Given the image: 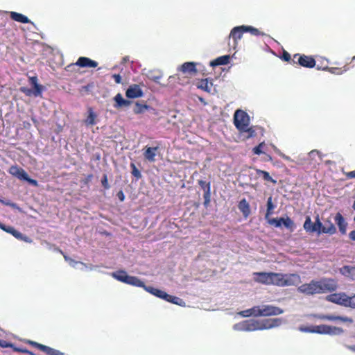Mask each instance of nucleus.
<instances>
[{
    "instance_id": "6e6d98bb",
    "label": "nucleus",
    "mask_w": 355,
    "mask_h": 355,
    "mask_svg": "<svg viewBox=\"0 0 355 355\" xmlns=\"http://www.w3.org/2000/svg\"><path fill=\"white\" fill-rule=\"evenodd\" d=\"M116 196L118 197V198L119 199V200L121 202H123L125 200V195H124V193H123L122 190H120L117 193Z\"/></svg>"
},
{
    "instance_id": "13d9d810",
    "label": "nucleus",
    "mask_w": 355,
    "mask_h": 355,
    "mask_svg": "<svg viewBox=\"0 0 355 355\" xmlns=\"http://www.w3.org/2000/svg\"><path fill=\"white\" fill-rule=\"evenodd\" d=\"M92 178H93V175H92V174H89V175H88L85 178V179L83 180V183H84L85 184H88V183L92 180Z\"/></svg>"
},
{
    "instance_id": "8fccbe9b",
    "label": "nucleus",
    "mask_w": 355,
    "mask_h": 355,
    "mask_svg": "<svg viewBox=\"0 0 355 355\" xmlns=\"http://www.w3.org/2000/svg\"><path fill=\"white\" fill-rule=\"evenodd\" d=\"M0 228L10 234H11V232H12L13 230L15 229L13 227L6 226L1 223H0Z\"/></svg>"
},
{
    "instance_id": "c85d7f7f",
    "label": "nucleus",
    "mask_w": 355,
    "mask_h": 355,
    "mask_svg": "<svg viewBox=\"0 0 355 355\" xmlns=\"http://www.w3.org/2000/svg\"><path fill=\"white\" fill-rule=\"evenodd\" d=\"M10 16L12 20L16 21L17 22L23 24H33V22L26 16L21 13L17 12H11Z\"/></svg>"
},
{
    "instance_id": "2f4dec72",
    "label": "nucleus",
    "mask_w": 355,
    "mask_h": 355,
    "mask_svg": "<svg viewBox=\"0 0 355 355\" xmlns=\"http://www.w3.org/2000/svg\"><path fill=\"white\" fill-rule=\"evenodd\" d=\"M270 285L282 287V273L271 272Z\"/></svg>"
},
{
    "instance_id": "c03bdc74",
    "label": "nucleus",
    "mask_w": 355,
    "mask_h": 355,
    "mask_svg": "<svg viewBox=\"0 0 355 355\" xmlns=\"http://www.w3.org/2000/svg\"><path fill=\"white\" fill-rule=\"evenodd\" d=\"M20 91L27 96H35V90L34 89H30V88H28L26 87H20Z\"/></svg>"
},
{
    "instance_id": "338daca9",
    "label": "nucleus",
    "mask_w": 355,
    "mask_h": 355,
    "mask_svg": "<svg viewBox=\"0 0 355 355\" xmlns=\"http://www.w3.org/2000/svg\"><path fill=\"white\" fill-rule=\"evenodd\" d=\"M93 85L92 84H88L86 86H84L83 88L85 89V90H89L90 87H92Z\"/></svg>"
},
{
    "instance_id": "864d4df0",
    "label": "nucleus",
    "mask_w": 355,
    "mask_h": 355,
    "mask_svg": "<svg viewBox=\"0 0 355 355\" xmlns=\"http://www.w3.org/2000/svg\"><path fill=\"white\" fill-rule=\"evenodd\" d=\"M112 77L116 83L120 84L121 83V76L119 74H113Z\"/></svg>"
},
{
    "instance_id": "b1692460",
    "label": "nucleus",
    "mask_w": 355,
    "mask_h": 355,
    "mask_svg": "<svg viewBox=\"0 0 355 355\" xmlns=\"http://www.w3.org/2000/svg\"><path fill=\"white\" fill-rule=\"evenodd\" d=\"M196 87L206 92L209 93L211 90L213 83L208 78L201 79L196 83Z\"/></svg>"
},
{
    "instance_id": "f3484780",
    "label": "nucleus",
    "mask_w": 355,
    "mask_h": 355,
    "mask_svg": "<svg viewBox=\"0 0 355 355\" xmlns=\"http://www.w3.org/2000/svg\"><path fill=\"white\" fill-rule=\"evenodd\" d=\"M144 92L140 86L133 84L129 86L125 92V96L128 98H136L143 96Z\"/></svg>"
},
{
    "instance_id": "412c9836",
    "label": "nucleus",
    "mask_w": 355,
    "mask_h": 355,
    "mask_svg": "<svg viewBox=\"0 0 355 355\" xmlns=\"http://www.w3.org/2000/svg\"><path fill=\"white\" fill-rule=\"evenodd\" d=\"M180 70L184 73H189L191 76L197 73L196 64L193 62H184L182 64Z\"/></svg>"
},
{
    "instance_id": "5fc2aeb1",
    "label": "nucleus",
    "mask_w": 355,
    "mask_h": 355,
    "mask_svg": "<svg viewBox=\"0 0 355 355\" xmlns=\"http://www.w3.org/2000/svg\"><path fill=\"white\" fill-rule=\"evenodd\" d=\"M11 234L17 239H21L22 237V234L15 229L13 230L12 232H11Z\"/></svg>"
},
{
    "instance_id": "bb28decb",
    "label": "nucleus",
    "mask_w": 355,
    "mask_h": 355,
    "mask_svg": "<svg viewBox=\"0 0 355 355\" xmlns=\"http://www.w3.org/2000/svg\"><path fill=\"white\" fill-rule=\"evenodd\" d=\"M29 83L34 87L35 96L37 97L41 96L43 91V86L38 84L37 78L36 76L30 77Z\"/></svg>"
},
{
    "instance_id": "6e6552de",
    "label": "nucleus",
    "mask_w": 355,
    "mask_h": 355,
    "mask_svg": "<svg viewBox=\"0 0 355 355\" xmlns=\"http://www.w3.org/2000/svg\"><path fill=\"white\" fill-rule=\"evenodd\" d=\"M315 334L327 335H340L343 334L344 330L341 327L330 326L327 324L316 325L314 327Z\"/></svg>"
},
{
    "instance_id": "4468645a",
    "label": "nucleus",
    "mask_w": 355,
    "mask_h": 355,
    "mask_svg": "<svg viewBox=\"0 0 355 355\" xmlns=\"http://www.w3.org/2000/svg\"><path fill=\"white\" fill-rule=\"evenodd\" d=\"M198 184L201 187V189L204 191L203 198L204 202L203 205L205 207H207L209 205L211 202V184L210 182H207L204 180H198Z\"/></svg>"
},
{
    "instance_id": "79ce46f5",
    "label": "nucleus",
    "mask_w": 355,
    "mask_h": 355,
    "mask_svg": "<svg viewBox=\"0 0 355 355\" xmlns=\"http://www.w3.org/2000/svg\"><path fill=\"white\" fill-rule=\"evenodd\" d=\"M315 326H304V325H302V326H300L298 329L302 331V332H304V333H313L315 334V329H314Z\"/></svg>"
},
{
    "instance_id": "052dcab7",
    "label": "nucleus",
    "mask_w": 355,
    "mask_h": 355,
    "mask_svg": "<svg viewBox=\"0 0 355 355\" xmlns=\"http://www.w3.org/2000/svg\"><path fill=\"white\" fill-rule=\"evenodd\" d=\"M349 238L352 240L355 241V230H352L349 234Z\"/></svg>"
},
{
    "instance_id": "423d86ee",
    "label": "nucleus",
    "mask_w": 355,
    "mask_h": 355,
    "mask_svg": "<svg viewBox=\"0 0 355 355\" xmlns=\"http://www.w3.org/2000/svg\"><path fill=\"white\" fill-rule=\"evenodd\" d=\"M320 293H331L338 288L337 282L334 279L324 278L318 281Z\"/></svg>"
},
{
    "instance_id": "37998d69",
    "label": "nucleus",
    "mask_w": 355,
    "mask_h": 355,
    "mask_svg": "<svg viewBox=\"0 0 355 355\" xmlns=\"http://www.w3.org/2000/svg\"><path fill=\"white\" fill-rule=\"evenodd\" d=\"M281 58L283 60L288 62L291 64H293L295 66V64L293 62V58H291V56L288 52L284 51Z\"/></svg>"
},
{
    "instance_id": "4c0bfd02",
    "label": "nucleus",
    "mask_w": 355,
    "mask_h": 355,
    "mask_svg": "<svg viewBox=\"0 0 355 355\" xmlns=\"http://www.w3.org/2000/svg\"><path fill=\"white\" fill-rule=\"evenodd\" d=\"M244 31H246V32L250 33L252 35H256V36L265 35V33L261 32L259 29L254 28L252 26H245Z\"/></svg>"
},
{
    "instance_id": "f704fd0d",
    "label": "nucleus",
    "mask_w": 355,
    "mask_h": 355,
    "mask_svg": "<svg viewBox=\"0 0 355 355\" xmlns=\"http://www.w3.org/2000/svg\"><path fill=\"white\" fill-rule=\"evenodd\" d=\"M257 173L259 175H261L263 179L268 182H271L274 184H276L277 181L275 180L269 174L268 172L258 169L257 170Z\"/></svg>"
},
{
    "instance_id": "393cba45",
    "label": "nucleus",
    "mask_w": 355,
    "mask_h": 355,
    "mask_svg": "<svg viewBox=\"0 0 355 355\" xmlns=\"http://www.w3.org/2000/svg\"><path fill=\"white\" fill-rule=\"evenodd\" d=\"M116 104L114 105L115 108H121L123 107H128L131 104V101L129 100L124 99L121 94H117L114 98Z\"/></svg>"
},
{
    "instance_id": "a19ab883",
    "label": "nucleus",
    "mask_w": 355,
    "mask_h": 355,
    "mask_svg": "<svg viewBox=\"0 0 355 355\" xmlns=\"http://www.w3.org/2000/svg\"><path fill=\"white\" fill-rule=\"evenodd\" d=\"M130 168L132 169L131 173L132 175L136 178L137 180L141 178V174L140 171L137 168L136 165L134 163H130Z\"/></svg>"
},
{
    "instance_id": "4be33fe9",
    "label": "nucleus",
    "mask_w": 355,
    "mask_h": 355,
    "mask_svg": "<svg viewBox=\"0 0 355 355\" xmlns=\"http://www.w3.org/2000/svg\"><path fill=\"white\" fill-rule=\"evenodd\" d=\"M159 147H146V150L144 152V156L146 159L150 162H154L155 161V156L158 151Z\"/></svg>"
},
{
    "instance_id": "58836bf2",
    "label": "nucleus",
    "mask_w": 355,
    "mask_h": 355,
    "mask_svg": "<svg viewBox=\"0 0 355 355\" xmlns=\"http://www.w3.org/2000/svg\"><path fill=\"white\" fill-rule=\"evenodd\" d=\"M275 208V205L272 202V197H269L267 200V211L266 216L268 217L270 215L272 214V211Z\"/></svg>"
},
{
    "instance_id": "7c9ffc66",
    "label": "nucleus",
    "mask_w": 355,
    "mask_h": 355,
    "mask_svg": "<svg viewBox=\"0 0 355 355\" xmlns=\"http://www.w3.org/2000/svg\"><path fill=\"white\" fill-rule=\"evenodd\" d=\"M230 56L229 55L220 56L210 62V65L212 67H216L220 65H225L229 63Z\"/></svg>"
},
{
    "instance_id": "20e7f679",
    "label": "nucleus",
    "mask_w": 355,
    "mask_h": 355,
    "mask_svg": "<svg viewBox=\"0 0 355 355\" xmlns=\"http://www.w3.org/2000/svg\"><path fill=\"white\" fill-rule=\"evenodd\" d=\"M8 172L12 176H15L21 180L26 181L34 187L38 186L37 181L36 180L29 178L28 173L25 171V170L18 166L17 165L11 166L8 170Z\"/></svg>"
},
{
    "instance_id": "e433bc0d",
    "label": "nucleus",
    "mask_w": 355,
    "mask_h": 355,
    "mask_svg": "<svg viewBox=\"0 0 355 355\" xmlns=\"http://www.w3.org/2000/svg\"><path fill=\"white\" fill-rule=\"evenodd\" d=\"M150 106L146 104H141L139 103H136L135 107L134 109V112L135 114H141L144 112L146 110H148Z\"/></svg>"
},
{
    "instance_id": "a18cd8bd",
    "label": "nucleus",
    "mask_w": 355,
    "mask_h": 355,
    "mask_svg": "<svg viewBox=\"0 0 355 355\" xmlns=\"http://www.w3.org/2000/svg\"><path fill=\"white\" fill-rule=\"evenodd\" d=\"M346 307L355 309V294L351 297L347 296Z\"/></svg>"
},
{
    "instance_id": "5701e85b",
    "label": "nucleus",
    "mask_w": 355,
    "mask_h": 355,
    "mask_svg": "<svg viewBox=\"0 0 355 355\" xmlns=\"http://www.w3.org/2000/svg\"><path fill=\"white\" fill-rule=\"evenodd\" d=\"M318 69H321L320 67H317ZM349 69V67H348V64H345L342 67H324L322 68V70L323 71H327L329 73L332 74L336 75H341L348 71Z\"/></svg>"
},
{
    "instance_id": "e2e57ef3",
    "label": "nucleus",
    "mask_w": 355,
    "mask_h": 355,
    "mask_svg": "<svg viewBox=\"0 0 355 355\" xmlns=\"http://www.w3.org/2000/svg\"><path fill=\"white\" fill-rule=\"evenodd\" d=\"M315 154H317V155H319L320 154V152L317 150H311L310 153H309V155L311 157L313 155H314Z\"/></svg>"
},
{
    "instance_id": "774afa93",
    "label": "nucleus",
    "mask_w": 355,
    "mask_h": 355,
    "mask_svg": "<svg viewBox=\"0 0 355 355\" xmlns=\"http://www.w3.org/2000/svg\"><path fill=\"white\" fill-rule=\"evenodd\" d=\"M349 349H351L353 352H355V345L354 346H349Z\"/></svg>"
},
{
    "instance_id": "aec40b11",
    "label": "nucleus",
    "mask_w": 355,
    "mask_h": 355,
    "mask_svg": "<svg viewBox=\"0 0 355 355\" xmlns=\"http://www.w3.org/2000/svg\"><path fill=\"white\" fill-rule=\"evenodd\" d=\"M244 30L245 25L236 26L232 29L229 37H232L234 42L236 43L239 40L241 39L243 34L246 33V31Z\"/></svg>"
},
{
    "instance_id": "2eb2a0df",
    "label": "nucleus",
    "mask_w": 355,
    "mask_h": 355,
    "mask_svg": "<svg viewBox=\"0 0 355 355\" xmlns=\"http://www.w3.org/2000/svg\"><path fill=\"white\" fill-rule=\"evenodd\" d=\"M282 322L281 318L265 319L259 320V330L272 329L279 326Z\"/></svg>"
},
{
    "instance_id": "49530a36",
    "label": "nucleus",
    "mask_w": 355,
    "mask_h": 355,
    "mask_svg": "<svg viewBox=\"0 0 355 355\" xmlns=\"http://www.w3.org/2000/svg\"><path fill=\"white\" fill-rule=\"evenodd\" d=\"M353 270H355L354 266H345L340 269V272L343 275H349Z\"/></svg>"
},
{
    "instance_id": "c9c22d12",
    "label": "nucleus",
    "mask_w": 355,
    "mask_h": 355,
    "mask_svg": "<svg viewBox=\"0 0 355 355\" xmlns=\"http://www.w3.org/2000/svg\"><path fill=\"white\" fill-rule=\"evenodd\" d=\"M257 306H254L251 309L245 310L241 313L244 317L254 316L257 317Z\"/></svg>"
},
{
    "instance_id": "680f3d73",
    "label": "nucleus",
    "mask_w": 355,
    "mask_h": 355,
    "mask_svg": "<svg viewBox=\"0 0 355 355\" xmlns=\"http://www.w3.org/2000/svg\"><path fill=\"white\" fill-rule=\"evenodd\" d=\"M162 76L160 75H158V76H154L151 78V80H153L154 82L158 83H159V80L161 78Z\"/></svg>"
},
{
    "instance_id": "a878e982",
    "label": "nucleus",
    "mask_w": 355,
    "mask_h": 355,
    "mask_svg": "<svg viewBox=\"0 0 355 355\" xmlns=\"http://www.w3.org/2000/svg\"><path fill=\"white\" fill-rule=\"evenodd\" d=\"M239 209L242 212L243 216L247 218L250 214V207L246 199H242L238 205Z\"/></svg>"
},
{
    "instance_id": "cd10ccee",
    "label": "nucleus",
    "mask_w": 355,
    "mask_h": 355,
    "mask_svg": "<svg viewBox=\"0 0 355 355\" xmlns=\"http://www.w3.org/2000/svg\"><path fill=\"white\" fill-rule=\"evenodd\" d=\"M29 83L34 87L35 96L37 97L41 96L43 91V86L38 84L37 78L36 76L30 77Z\"/></svg>"
},
{
    "instance_id": "09e8293b",
    "label": "nucleus",
    "mask_w": 355,
    "mask_h": 355,
    "mask_svg": "<svg viewBox=\"0 0 355 355\" xmlns=\"http://www.w3.org/2000/svg\"><path fill=\"white\" fill-rule=\"evenodd\" d=\"M101 184H102V186L105 189H110V186L108 183V180H107V176L106 174H104L103 178H102V180H101Z\"/></svg>"
},
{
    "instance_id": "6ab92c4d",
    "label": "nucleus",
    "mask_w": 355,
    "mask_h": 355,
    "mask_svg": "<svg viewBox=\"0 0 355 355\" xmlns=\"http://www.w3.org/2000/svg\"><path fill=\"white\" fill-rule=\"evenodd\" d=\"M334 219L338 225L340 233L342 235L346 234L348 224L342 214L340 212L336 213Z\"/></svg>"
},
{
    "instance_id": "ddd939ff",
    "label": "nucleus",
    "mask_w": 355,
    "mask_h": 355,
    "mask_svg": "<svg viewBox=\"0 0 355 355\" xmlns=\"http://www.w3.org/2000/svg\"><path fill=\"white\" fill-rule=\"evenodd\" d=\"M347 295L345 293H332L326 297V300L336 304L346 306Z\"/></svg>"
},
{
    "instance_id": "69168bd1",
    "label": "nucleus",
    "mask_w": 355,
    "mask_h": 355,
    "mask_svg": "<svg viewBox=\"0 0 355 355\" xmlns=\"http://www.w3.org/2000/svg\"><path fill=\"white\" fill-rule=\"evenodd\" d=\"M179 78L177 76V75H173V76H170L169 78H168V80H176V79H178Z\"/></svg>"
},
{
    "instance_id": "ea45409f",
    "label": "nucleus",
    "mask_w": 355,
    "mask_h": 355,
    "mask_svg": "<svg viewBox=\"0 0 355 355\" xmlns=\"http://www.w3.org/2000/svg\"><path fill=\"white\" fill-rule=\"evenodd\" d=\"M28 343L44 353L46 352L48 347V346L38 343L35 341L28 340Z\"/></svg>"
},
{
    "instance_id": "f8f14e48",
    "label": "nucleus",
    "mask_w": 355,
    "mask_h": 355,
    "mask_svg": "<svg viewBox=\"0 0 355 355\" xmlns=\"http://www.w3.org/2000/svg\"><path fill=\"white\" fill-rule=\"evenodd\" d=\"M314 317L320 320L340 321L349 324H352L354 322L352 318L347 316L335 315L333 314H317L314 315Z\"/></svg>"
},
{
    "instance_id": "72a5a7b5",
    "label": "nucleus",
    "mask_w": 355,
    "mask_h": 355,
    "mask_svg": "<svg viewBox=\"0 0 355 355\" xmlns=\"http://www.w3.org/2000/svg\"><path fill=\"white\" fill-rule=\"evenodd\" d=\"M281 223L285 227L290 230L291 231H293V229L295 228L294 222L288 216H287L286 218H281Z\"/></svg>"
},
{
    "instance_id": "9b49d317",
    "label": "nucleus",
    "mask_w": 355,
    "mask_h": 355,
    "mask_svg": "<svg viewBox=\"0 0 355 355\" xmlns=\"http://www.w3.org/2000/svg\"><path fill=\"white\" fill-rule=\"evenodd\" d=\"M301 283V278L296 273H282V287L297 286Z\"/></svg>"
},
{
    "instance_id": "0e129e2a",
    "label": "nucleus",
    "mask_w": 355,
    "mask_h": 355,
    "mask_svg": "<svg viewBox=\"0 0 355 355\" xmlns=\"http://www.w3.org/2000/svg\"><path fill=\"white\" fill-rule=\"evenodd\" d=\"M334 225V224L331 222V220L329 218L324 220V225Z\"/></svg>"
},
{
    "instance_id": "3c124183",
    "label": "nucleus",
    "mask_w": 355,
    "mask_h": 355,
    "mask_svg": "<svg viewBox=\"0 0 355 355\" xmlns=\"http://www.w3.org/2000/svg\"><path fill=\"white\" fill-rule=\"evenodd\" d=\"M270 223L272 224V225H274L277 227H281L282 226L281 218H272L270 221Z\"/></svg>"
},
{
    "instance_id": "7ed1b4c3",
    "label": "nucleus",
    "mask_w": 355,
    "mask_h": 355,
    "mask_svg": "<svg viewBox=\"0 0 355 355\" xmlns=\"http://www.w3.org/2000/svg\"><path fill=\"white\" fill-rule=\"evenodd\" d=\"M234 124L239 131L244 130L250 124L249 115L242 110H236L234 114Z\"/></svg>"
},
{
    "instance_id": "c756f323",
    "label": "nucleus",
    "mask_w": 355,
    "mask_h": 355,
    "mask_svg": "<svg viewBox=\"0 0 355 355\" xmlns=\"http://www.w3.org/2000/svg\"><path fill=\"white\" fill-rule=\"evenodd\" d=\"M88 116L85 120V123L87 125H94L96 123L97 115L94 112L92 107H89L87 108Z\"/></svg>"
},
{
    "instance_id": "603ef678",
    "label": "nucleus",
    "mask_w": 355,
    "mask_h": 355,
    "mask_svg": "<svg viewBox=\"0 0 355 355\" xmlns=\"http://www.w3.org/2000/svg\"><path fill=\"white\" fill-rule=\"evenodd\" d=\"M15 351L16 352H22V353H24V354H28L29 355H35V353H33V352L27 349H24V348H16L15 349Z\"/></svg>"
},
{
    "instance_id": "39448f33",
    "label": "nucleus",
    "mask_w": 355,
    "mask_h": 355,
    "mask_svg": "<svg viewBox=\"0 0 355 355\" xmlns=\"http://www.w3.org/2000/svg\"><path fill=\"white\" fill-rule=\"evenodd\" d=\"M257 306V317H267L278 315L284 313V310L279 307L270 305L263 304Z\"/></svg>"
},
{
    "instance_id": "4d7b16f0",
    "label": "nucleus",
    "mask_w": 355,
    "mask_h": 355,
    "mask_svg": "<svg viewBox=\"0 0 355 355\" xmlns=\"http://www.w3.org/2000/svg\"><path fill=\"white\" fill-rule=\"evenodd\" d=\"M345 174L348 179L355 178V171L347 172Z\"/></svg>"
},
{
    "instance_id": "de8ad7c7",
    "label": "nucleus",
    "mask_w": 355,
    "mask_h": 355,
    "mask_svg": "<svg viewBox=\"0 0 355 355\" xmlns=\"http://www.w3.org/2000/svg\"><path fill=\"white\" fill-rule=\"evenodd\" d=\"M263 146H264V143L262 142V143H260L258 146H255L252 149V152L254 153V154H255V155H261L263 153L262 148H263Z\"/></svg>"
},
{
    "instance_id": "1a4fd4ad",
    "label": "nucleus",
    "mask_w": 355,
    "mask_h": 355,
    "mask_svg": "<svg viewBox=\"0 0 355 355\" xmlns=\"http://www.w3.org/2000/svg\"><path fill=\"white\" fill-rule=\"evenodd\" d=\"M82 68H96L98 62L87 57H80L76 63H71L67 67V71H72L75 67Z\"/></svg>"
},
{
    "instance_id": "a211bd4d",
    "label": "nucleus",
    "mask_w": 355,
    "mask_h": 355,
    "mask_svg": "<svg viewBox=\"0 0 355 355\" xmlns=\"http://www.w3.org/2000/svg\"><path fill=\"white\" fill-rule=\"evenodd\" d=\"M254 280L259 284L270 285L271 272H257L253 273Z\"/></svg>"
},
{
    "instance_id": "f257e3e1",
    "label": "nucleus",
    "mask_w": 355,
    "mask_h": 355,
    "mask_svg": "<svg viewBox=\"0 0 355 355\" xmlns=\"http://www.w3.org/2000/svg\"><path fill=\"white\" fill-rule=\"evenodd\" d=\"M112 276L116 280L121 282L123 283L137 287L144 288V289L147 292L159 298L163 299L166 302L175 304H180V301H182L180 298L176 296L168 295V293L160 289L155 288L152 286H146L145 284L140 279L135 276L128 275L125 270H120L114 272L112 273Z\"/></svg>"
},
{
    "instance_id": "bf43d9fd",
    "label": "nucleus",
    "mask_w": 355,
    "mask_h": 355,
    "mask_svg": "<svg viewBox=\"0 0 355 355\" xmlns=\"http://www.w3.org/2000/svg\"><path fill=\"white\" fill-rule=\"evenodd\" d=\"M10 345L7 343V341L4 340H0V346L2 347H7Z\"/></svg>"
},
{
    "instance_id": "473e14b6",
    "label": "nucleus",
    "mask_w": 355,
    "mask_h": 355,
    "mask_svg": "<svg viewBox=\"0 0 355 355\" xmlns=\"http://www.w3.org/2000/svg\"><path fill=\"white\" fill-rule=\"evenodd\" d=\"M239 132L242 134L246 139L256 136V132L253 127L247 126V128H245L244 130H240Z\"/></svg>"
},
{
    "instance_id": "dca6fc26",
    "label": "nucleus",
    "mask_w": 355,
    "mask_h": 355,
    "mask_svg": "<svg viewBox=\"0 0 355 355\" xmlns=\"http://www.w3.org/2000/svg\"><path fill=\"white\" fill-rule=\"evenodd\" d=\"M259 320H245L243 321L239 324H236V326H239V329L245 331H253L256 330H259Z\"/></svg>"
},
{
    "instance_id": "f03ea898",
    "label": "nucleus",
    "mask_w": 355,
    "mask_h": 355,
    "mask_svg": "<svg viewBox=\"0 0 355 355\" xmlns=\"http://www.w3.org/2000/svg\"><path fill=\"white\" fill-rule=\"evenodd\" d=\"M303 227L308 233L316 232L318 234H328L333 235L336 234L337 231L335 225H324L318 214L315 216L314 223H312L311 217L307 216L305 218Z\"/></svg>"
},
{
    "instance_id": "9d476101",
    "label": "nucleus",
    "mask_w": 355,
    "mask_h": 355,
    "mask_svg": "<svg viewBox=\"0 0 355 355\" xmlns=\"http://www.w3.org/2000/svg\"><path fill=\"white\" fill-rule=\"evenodd\" d=\"M297 291L306 295L319 294L318 281L312 280L310 283L303 284L297 288Z\"/></svg>"
},
{
    "instance_id": "0eeeda50",
    "label": "nucleus",
    "mask_w": 355,
    "mask_h": 355,
    "mask_svg": "<svg viewBox=\"0 0 355 355\" xmlns=\"http://www.w3.org/2000/svg\"><path fill=\"white\" fill-rule=\"evenodd\" d=\"M293 62L296 64L306 68H313L315 66V60L313 57L304 54L296 53L293 55Z\"/></svg>"
}]
</instances>
